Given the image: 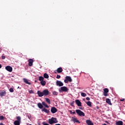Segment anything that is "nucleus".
Segmentation results:
<instances>
[{"mask_svg": "<svg viewBox=\"0 0 125 125\" xmlns=\"http://www.w3.org/2000/svg\"><path fill=\"white\" fill-rule=\"evenodd\" d=\"M42 125H49V124L46 123L45 122H42Z\"/></svg>", "mask_w": 125, "mask_h": 125, "instance_id": "obj_35", "label": "nucleus"}, {"mask_svg": "<svg viewBox=\"0 0 125 125\" xmlns=\"http://www.w3.org/2000/svg\"><path fill=\"white\" fill-rule=\"evenodd\" d=\"M42 105H43V106L46 107V108H49V106H48V105H47V104H46V103H45V102H43L42 103Z\"/></svg>", "mask_w": 125, "mask_h": 125, "instance_id": "obj_25", "label": "nucleus"}, {"mask_svg": "<svg viewBox=\"0 0 125 125\" xmlns=\"http://www.w3.org/2000/svg\"><path fill=\"white\" fill-rule=\"evenodd\" d=\"M106 102L107 103V104H109V105H112V103H111V100L110 99H106Z\"/></svg>", "mask_w": 125, "mask_h": 125, "instance_id": "obj_20", "label": "nucleus"}, {"mask_svg": "<svg viewBox=\"0 0 125 125\" xmlns=\"http://www.w3.org/2000/svg\"><path fill=\"white\" fill-rule=\"evenodd\" d=\"M57 72L58 73V74H60V73H62V72H63V69L62 67H59L57 68Z\"/></svg>", "mask_w": 125, "mask_h": 125, "instance_id": "obj_16", "label": "nucleus"}, {"mask_svg": "<svg viewBox=\"0 0 125 125\" xmlns=\"http://www.w3.org/2000/svg\"><path fill=\"white\" fill-rule=\"evenodd\" d=\"M9 91H10V92H14V90H13V88H10L9 89Z\"/></svg>", "mask_w": 125, "mask_h": 125, "instance_id": "obj_32", "label": "nucleus"}, {"mask_svg": "<svg viewBox=\"0 0 125 125\" xmlns=\"http://www.w3.org/2000/svg\"><path fill=\"white\" fill-rule=\"evenodd\" d=\"M41 83L42 84V85H43V86H44V85H45V84H46V82H45V81H42L41 82Z\"/></svg>", "mask_w": 125, "mask_h": 125, "instance_id": "obj_22", "label": "nucleus"}, {"mask_svg": "<svg viewBox=\"0 0 125 125\" xmlns=\"http://www.w3.org/2000/svg\"><path fill=\"white\" fill-rule=\"evenodd\" d=\"M75 104V102L73 101L71 104L70 105L71 106H72V107H74V104Z\"/></svg>", "mask_w": 125, "mask_h": 125, "instance_id": "obj_34", "label": "nucleus"}, {"mask_svg": "<svg viewBox=\"0 0 125 125\" xmlns=\"http://www.w3.org/2000/svg\"><path fill=\"white\" fill-rule=\"evenodd\" d=\"M5 117L3 116H0V121H3Z\"/></svg>", "mask_w": 125, "mask_h": 125, "instance_id": "obj_31", "label": "nucleus"}, {"mask_svg": "<svg viewBox=\"0 0 125 125\" xmlns=\"http://www.w3.org/2000/svg\"><path fill=\"white\" fill-rule=\"evenodd\" d=\"M45 101L47 102V103H48V104H50V100L48 99V98H45Z\"/></svg>", "mask_w": 125, "mask_h": 125, "instance_id": "obj_27", "label": "nucleus"}, {"mask_svg": "<svg viewBox=\"0 0 125 125\" xmlns=\"http://www.w3.org/2000/svg\"><path fill=\"white\" fill-rule=\"evenodd\" d=\"M55 125H61V124H55Z\"/></svg>", "mask_w": 125, "mask_h": 125, "instance_id": "obj_46", "label": "nucleus"}, {"mask_svg": "<svg viewBox=\"0 0 125 125\" xmlns=\"http://www.w3.org/2000/svg\"><path fill=\"white\" fill-rule=\"evenodd\" d=\"M56 84L58 86H63V85H64V84L63 83H62L61 81H57Z\"/></svg>", "mask_w": 125, "mask_h": 125, "instance_id": "obj_8", "label": "nucleus"}, {"mask_svg": "<svg viewBox=\"0 0 125 125\" xmlns=\"http://www.w3.org/2000/svg\"><path fill=\"white\" fill-rule=\"evenodd\" d=\"M70 114H72V110H70Z\"/></svg>", "mask_w": 125, "mask_h": 125, "instance_id": "obj_45", "label": "nucleus"}, {"mask_svg": "<svg viewBox=\"0 0 125 125\" xmlns=\"http://www.w3.org/2000/svg\"><path fill=\"white\" fill-rule=\"evenodd\" d=\"M97 109L98 110V109H99V106H97L96 107Z\"/></svg>", "mask_w": 125, "mask_h": 125, "instance_id": "obj_43", "label": "nucleus"}, {"mask_svg": "<svg viewBox=\"0 0 125 125\" xmlns=\"http://www.w3.org/2000/svg\"><path fill=\"white\" fill-rule=\"evenodd\" d=\"M57 111H58L57 108H56L55 107H52L51 108V112L53 114H55V113H56Z\"/></svg>", "mask_w": 125, "mask_h": 125, "instance_id": "obj_6", "label": "nucleus"}, {"mask_svg": "<svg viewBox=\"0 0 125 125\" xmlns=\"http://www.w3.org/2000/svg\"><path fill=\"white\" fill-rule=\"evenodd\" d=\"M5 94H6V92H5V91L2 90L0 91V95L1 97H2V96H4Z\"/></svg>", "mask_w": 125, "mask_h": 125, "instance_id": "obj_14", "label": "nucleus"}, {"mask_svg": "<svg viewBox=\"0 0 125 125\" xmlns=\"http://www.w3.org/2000/svg\"><path fill=\"white\" fill-rule=\"evenodd\" d=\"M20 123H21V122H20L19 121H15L14 122V125H20Z\"/></svg>", "mask_w": 125, "mask_h": 125, "instance_id": "obj_26", "label": "nucleus"}, {"mask_svg": "<svg viewBox=\"0 0 125 125\" xmlns=\"http://www.w3.org/2000/svg\"><path fill=\"white\" fill-rule=\"evenodd\" d=\"M53 94L54 95H57V94H58V93L56 91H54V92H53Z\"/></svg>", "mask_w": 125, "mask_h": 125, "instance_id": "obj_33", "label": "nucleus"}, {"mask_svg": "<svg viewBox=\"0 0 125 125\" xmlns=\"http://www.w3.org/2000/svg\"><path fill=\"white\" fill-rule=\"evenodd\" d=\"M43 77L45 79H48V78H49V76L48 75V74H47V73H44L43 74Z\"/></svg>", "mask_w": 125, "mask_h": 125, "instance_id": "obj_24", "label": "nucleus"}, {"mask_svg": "<svg viewBox=\"0 0 125 125\" xmlns=\"http://www.w3.org/2000/svg\"><path fill=\"white\" fill-rule=\"evenodd\" d=\"M72 114H76V112L74 111V112H72Z\"/></svg>", "mask_w": 125, "mask_h": 125, "instance_id": "obj_42", "label": "nucleus"}, {"mask_svg": "<svg viewBox=\"0 0 125 125\" xmlns=\"http://www.w3.org/2000/svg\"><path fill=\"white\" fill-rule=\"evenodd\" d=\"M17 121L21 123V117L20 116L17 117Z\"/></svg>", "mask_w": 125, "mask_h": 125, "instance_id": "obj_28", "label": "nucleus"}, {"mask_svg": "<svg viewBox=\"0 0 125 125\" xmlns=\"http://www.w3.org/2000/svg\"><path fill=\"white\" fill-rule=\"evenodd\" d=\"M37 94H38V96H39V97H42V96H43V92H42L40 90L37 91Z\"/></svg>", "mask_w": 125, "mask_h": 125, "instance_id": "obj_13", "label": "nucleus"}, {"mask_svg": "<svg viewBox=\"0 0 125 125\" xmlns=\"http://www.w3.org/2000/svg\"><path fill=\"white\" fill-rule=\"evenodd\" d=\"M29 93H34V91L33 90H29Z\"/></svg>", "mask_w": 125, "mask_h": 125, "instance_id": "obj_36", "label": "nucleus"}, {"mask_svg": "<svg viewBox=\"0 0 125 125\" xmlns=\"http://www.w3.org/2000/svg\"><path fill=\"white\" fill-rule=\"evenodd\" d=\"M72 121L73 122L75 123H78V124H81V122L78 120L77 118L72 117Z\"/></svg>", "mask_w": 125, "mask_h": 125, "instance_id": "obj_15", "label": "nucleus"}, {"mask_svg": "<svg viewBox=\"0 0 125 125\" xmlns=\"http://www.w3.org/2000/svg\"><path fill=\"white\" fill-rule=\"evenodd\" d=\"M5 69L8 72H12V67L10 66H7L5 67Z\"/></svg>", "mask_w": 125, "mask_h": 125, "instance_id": "obj_9", "label": "nucleus"}, {"mask_svg": "<svg viewBox=\"0 0 125 125\" xmlns=\"http://www.w3.org/2000/svg\"><path fill=\"white\" fill-rule=\"evenodd\" d=\"M105 123H106V124H108V125L110 124V123H109V122H108V121H105Z\"/></svg>", "mask_w": 125, "mask_h": 125, "instance_id": "obj_41", "label": "nucleus"}, {"mask_svg": "<svg viewBox=\"0 0 125 125\" xmlns=\"http://www.w3.org/2000/svg\"><path fill=\"white\" fill-rule=\"evenodd\" d=\"M2 59H5V56L2 55L1 57Z\"/></svg>", "mask_w": 125, "mask_h": 125, "instance_id": "obj_39", "label": "nucleus"}, {"mask_svg": "<svg viewBox=\"0 0 125 125\" xmlns=\"http://www.w3.org/2000/svg\"><path fill=\"white\" fill-rule=\"evenodd\" d=\"M103 125H107L106 124H104Z\"/></svg>", "mask_w": 125, "mask_h": 125, "instance_id": "obj_47", "label": "nucleus"}, {"mask_svg": "<svg viewBox=\"0 0 125 125\" xmlns=\"http://www.w3.org/2000/svg\"><path fill=\"white\" fill-rule=\"evenodd\" d=\"M28 65L30 67H32V66H33V63H34V60L32 59H29L28 60Z\"/></svg>", "mask_w": 125, "mask_h": 125, "instance_id": "obj_5", "label": "nucleus"}, {"mask_svg": "<svg viewBox=\"0 0 125 125\" xmlns=\"http://www.w3.org/2000/svg\"><path fill=\"white\" fill-rule=\"evenodd\" d=\"M23 81L24 83H26V84H29V85L31 84V83L29 82V81H28L27 79L24 78L23 79Z\"/></svg>", "mask_w": 125, "mask_h": 125, "instance_id": "obj_18", "label": "nucleus"}, {"mask_svg": "<svg viewBox=\"0 0 125 125\" xmlns=\"http://www.w3.org/2000/svg\"><path fill=\"white\" fill-rule=\"evenodd\" d=\"M125 99H121V100H120V101H121V102H124L125 101Z\"/></svg>", "mask_w": 125, "mask_h": 125, "instance_id": "obj_40", "label": "nucleus"}, {"mask_svg": "<svg viewBox=\"0 0 125 125\" xmlns=\"http://www.w3.org/2000/svg\"><path fill=\"white\" fill-rule=\"evenodd\" d=\"M61 90L62 91H64L65 92H67V91H68V90H69V89L66 86H62V87H61Z\"/></svg>", "mask_w": 125, "mask_h": 125, "instance_id": "obj_7", "label": "nucleus"}, {"mask_svg": "<svg viewBox=\"0 0 125 125\" xmlns=\"http://www.w3.org/2000/svg\"><path fill=\"white\" fill-rule=\"evenodd\" d=\"M49 94V91L48 90H44L43 91V95H44L45 96H46Z\"/></svg>", "mask_w": 125, "mask_h": 125, "instance_id": "obj_10", "label": "nucleus"}, {"mask_svg": "<svg viewBox=\"0 0 125 125\" xmlns=\"http://www.w3.org/2000/svg\"><path fill=\"white\" fill-rule=\"evenodd\" d=\"M76 112L77 114H78V115L80 117H84V116H85V114L83 113V112L82 111V110L80 109H76Z\"/></svg>", "mask_w": 125, "mask_h": 125, "instance_id": "obj_2", "label": "nucleus"}, {"mask_svg": "<svg viewBox=\"0 0 125 125\" xmlns=\"http://www.w3.org/2000/svg\"><path fill=\"white\" fill-rule=\"evenodd\" d=\"M86 124H87V125H94L93 123H92V121L90 120H86Z\"/></svg>", "mask_w": 125, "mask_h": 125, "instance_id": "obj_12", "label": "nucleus"}, {"mask_svg": "<svg viewBox=\"0 0 125 125\" xmlns=\"http://www.w3.org/2000/svg\"><path fill=\"white\" fill-rule=\"evenodd\" d=\"M75 103L79 107L82 106V103L79 100H75Z\"/></svg>", "mask_w": 125, "mask_h": 125, "instance_id": "obj_11", "label": "nucleus"}, {"mask_svg": "<svg viewBox=\"0 0 125 125\" xmlns=\"http://www.w3.org/2000/svg\"><path fill=\"white\" fill-rule=\"evenodd\" d=\"M116 125H124V123L122 121H119L117 122L116 123Z\"/></svg>", "mask_w": 125, "mask_h": 125, "instance_id": "obj_19", "label": "nucleus"}, {"mask_svg": "<svg viewBox=\"0 0 125 125\" xmlns=\"http://www.w3.org/2000/svg\"><path fill=\"white\" fill-rule=\"evenodd\" d=\"M56 78L57 79H60V78H61V76L59 75H57Z\"/></svg>", "mask_w": 125, "mask_h": 125, "instance_id": "obj_37", "label": "nucleus"}, {"mask_svg": "<svg viewBox=\"0 0 125 125\" xmlns=\"http://www.w3.org/2000/svg\"><path fill=\"white\" fill-rule=\"evenodd\" d=\"M38 106L40 109H42L43 107V106L41 104V103H39L38 104Z\"/></svg>", "mask_w": 125, "mask_h": 125, "instance_id": "obj_23", "label": "nucleus"}, {"mask_svg": "<svg viewBox=\"0 0 125 125\" xmlns=\"http://www.w3.org/2000/svg\"><path fill=\"white\" fill-rule=\"evenodd\" d=\"M44 79V78H43V77L42 76L39 77V81H40V82L43 81Z\"/></svg>", "mask_w": 125, "mask_h": 125, "instance_id": "obj_29", "label": "nucleus"}, {"mask_svg": "<svg viewBox=\"0 0 125 125\" xmlns=\"http://www.w3.org/2000/svg\"><path fill=\"white\" fill-rule=\"evenodd\" d=\"M64 82L65 83H68V82L71 83V82H72V78L70 76H66L65 77V79L64 80Z\"/></svg>", "mask_w": 125, "mask_h": 125, "instance_id": "obj_3", "label": "nucleus"}, {"mask_svg": "<svg viewBox=\"0 0 125 125\" xmlns=\"http://www.w3.org/2000/svg\"><path fill=\"white\" fill-rule=\"evenodd\" d=\"M81 96H83V97H85V96H86V94L85 93L82 92L81 93Z\"/></svg>", "mask_w": 125, "mask_h": 125, "instance_id": "obj_30", "label": "nucleus"}, {"mask_svg": "<svg viewBox=\"0 0 125 125\" xmlns=\"http://www.w3.org/2000/svg\"><path fill=\"white\" fill-rule=\"evenodd\" d=\"M42 112H45V113H46L47 114H49V113H50L49 110L45 108H43L42 109Z\"/></svg>", "mask_w": 125, "mask_h": 125, "instance_id": "obj_17", "label": "nucleus"}, {"mask_svg": "<svg viewBox=\"0 0 125 125\" xmlns=\"http://www.w3.org/2000/svg\"><path fill=\"white\" fill-rule=\"evenodd\" d=\"M1 67H2L1 64H0V69L1 68Z\"/></svg>", "mask_w": 125, "mask_h": 125, "instance_id": "obj_44", "label": "nucleus"}, {"mask_svg": "<svg viewBox=\"0 0 125 125\" xmlns=\"http://www.w3.org/2000/svg\"><path fill=\"white\" fill-rule=\"evenodd\" d=\"M32 125V124H30V125Z\"/></svg>", "mask_w": 125, "mask_h": 125, "instance_id": "obj_48", "label": "nucleus"}, {"mask_svg": "<svg viewBox=\"0 0 125 125\" xmlns=\"http://www.w3.org/2000/svg\"><path fill=\"white\" fill-rule=\"evenodd\" d=\"M86 99L87 100V101H89L90 100V98H89V97L86 98Z\"/></svg>", "mask_w": 125, "mask_h": 125, "instance_id": "obj_38", "label": "nucleus"}, {"mask_svg": "<svg viewBox=\"0 0 125 125\" xmlns=\"http://www.w3.org/2000/svg\"><path fill=\"white\" fill-rule=\"evenodd\" d=\"M109 92V89L105 88L104 89L103 95L104 96H108V93Z\"/></svg>", "mask_w": 125, "mask_h": 125, "instance_id": "obj_4", "label": "nucleus"}, {"mask_svg": "<svg viewBox=\"0 0 125 125\" xmlns=\"http://www.w3.org/2000/svg\"><path fill=\"white\" fill-rule=\"evenodd\" d=\"M86 104H87V105L88 106H89V107H92V103H91V102H90V101L87 102L86 103Z\"/></svg>", "mask_w": 125, "mask_h": 125, "instance_id": "obj_21", "label": "nucleus"}, {"mask_svg": "<svg viewBox=\"0 0 125 125\" xmlns=\"http://www.w3.org/2000/svg\"><path fill=\"white\" fill-rule=\"evenodd\" d=\"M57 123H58V121H57L56 118L52 117L48 120V124H49V125H53V124H57Z\"/></svg>", "mask_w": 125, "mask_h": 125, "instance_id": "obj_1", "label": "nucleus"}]
</instances>
